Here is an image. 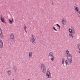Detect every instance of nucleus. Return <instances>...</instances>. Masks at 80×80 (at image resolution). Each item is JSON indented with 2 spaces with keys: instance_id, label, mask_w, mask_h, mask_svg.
Listing matches in <instances>:
<instances>
[{
  "instance_id": "423d86ee",
  "label": "nucleus",
  "mask_w": 80,
  "mask_h": 80,
  "mask_svg": "<svg viewBox=\"0 0 80 80\" xmlns=\"http://www.w3.org/2000/svg\"><path fill=\"white\" fill-rule=\"evenodd\" d=\"M0 48L1 49H3V43L2 40L0 41Z\"/></svg>"
},
{
  "instance_id": "aec40b11",
  "label": "nucleus",
  "mask_w": 80,
  "mask_h": 80,
  "mask_svg": "<svg viewBox=\"0 0 80 80\" xmlns=\"http://www.w3.org/2000/svg\"><path fill=\"white\" fill-rule=\"evenodd\" d=\"M66 54H67V55H68V54H69V51H68V50H67L66 51Z\"/></svg>"
},
{
  "instance_id": "a211bd4d",
  "label": "nucleus",
  "mask_w": 80,
  "mask_h": 80,
  "mask_svg": "<svg viewBox=\"0 0 80 80\" xmlns=\"http://www.w3.org/2000/svg\"><path fill=\"white\" fill-rule=\"evenodd\" d=\"M65 62L66 65H68V61H67V60H66L65 61Z\"/></svg>"
},
{
  "instance_id": "4468645a",
  "label": "nucleus",
  "mask_w": 80,
  "mask_h": 80,
  "mask_svg": "<svg viewBox=\"0 0 80 80\" xmlns=\"http://www.w3.org/2000/svg\"><path fill=\"white\" fill-rule=\"evenodd\" d=\"M49 55L50 57H53V52H51L49 53Z\"/></svg>"
},
{
  "instance_id": "4be33fe9",
  "label": "nucleus",
  "mask_w": 80,
  "mask_h": 80,
  "mask_svg": "<svg viewBox=\"0 0 80 80\" xmlns=\"http://www.w3.org/2000/svg\"><path fill=\"white\" fill-rule=\"evenodd\" d=\"M78 48L79 49H80V44L78 45Z\"/></svg>"
},
{
  "instance_id": "a878e982",
  "label": "nucleus",
  "mask_w": 80,
  "mask_h": 80,
  "mask_svg": "<svg viewBox=\"0 0 80 80\" xmlns=\"http://www.w3.org/2000/svg\"><path fill=\"white\" fill-rule=\"evenodd\" d=\"M25 32H26V33H27V30H26V29L24 30Z\"/></svg>"
},
{
  "instance_id": "6ab92c4d",
  "label": "nucleus",
  "mask_w": 80,
  "mask_h": 80,
  "mask_svg": "<svg viewBox=\"0 0 80 80\" xmlns=\"http://www.w3.org/2000/svg\"><path fill=\"white\" fill-rule=\"evenodd\" d=\"M51 60L52 61H54V56H53L52 57Z\"/></svg>"
},
{
  "instance_id": "f257e3e1",
  "label": "nucleus",
  "mask_w": 80,
  "mask_h": 80,
  "mask_svg": "<svg viewBox=\"0 0 80 80\" xmlns=\"http://www.w3.org/2000/svg\"><path fill=\"white\" fill-rule=\"evenodd\" d=\"M67 57L68 62H69V64H72V55H71L70 53H69Z\"/></svg>"
},
{
  "instance_id": "cd10ccee",
  "label": "nucleus",
  "mask_w": 80,
  "mask_h": 80,
  "mask_svg": "<svg viewBox=\"0 0 80 80\" xmlns=\"http://www.w3.org/2000/svg\"><path fill=\"white\" fill-rule=\"evenodd\" d=\"M79 51H78V52H79V53H80V49H79Z\"/></svg>"
},
{
  "instance_id": "f8f14e48",
  "label": "nucleus",
  "mask_w": 80,
  "mask_h": 80,
  "mask_svg": "<svg viewBox=\"0 0 80 80\" xmlns=\"http://www.w3.org/2000/svg\"><path fill=\"white\" fill-rule=\"evenodd\" d=\"M75 10L76 12H78V11L79 10V9L78 8V7H76L75 8Z\"/></svg>"
},
{
  "instance_id": "6e6552de",
  "label": "nucleus",
  "mask_w": 80,
  "mask_h": 80,
  "mask_svg": "<svg viewBox=\"0 0 80 80\" xmlns=\"http://www.w3.org/2000/svg\"><path fill=\"white\" fill-rule=\"evenodd\" d=\"M62 23L63 25H66V20L65 19H62Z\"/></svg>"
},
{
  "instance_id": "20e7f679",
  "label": "nucleus",
  "mask_w": 80,
  "mask_h": 80,
  "mask_svg": "<svg viewBox=\"0 0 80 80\" xmlns=\"http://www.w3.org/2000/svg\"><path fill=\"white\" fill-rule=\"evenodd\" d=\"M32 38L31 39L30 42L32 43H34V42H35V35H32L31 36Z\"/></svg>"
},
{
  "instance_id": "2eb2a0df",
  "label": "nucleus",
  "mask_w": 80,
  "mask_h": 80,
  "mask_svg": "<svg viewBox=\"0 0 80 80\" xmlns=\"http://www.w3.org/2000/svg\"><path fill=\"white\" fill-rule=\"evenodd\" d=\"M11 38L12 40H13V38H14V36L13 34H12L11 35Z\"/></svg>"
},
{
  "instance_id": "9d476101",
  "label": "nucleus",
  "mask_w": 80,
  "mask_h": 80,
  "mask_svg": "<svg viewBox=\"0 0 80 80\" xmlns=\"http://www.w3.org/2000/svg\"><path fill=\"white\" fill-rule=\"evenodd\" d=\"M0 35V37L2 38V39L4 38V36H3V33H2Z\"/></svg>"
},
{
  "instance_id": "bb28decb",
  "label": "nucleus",
  "mask_w": 80,
  "mask_h": 80,
  "mask_svg": "<svg viewBox=\"0 0 80 80\" xmlns=\"http://www.w3.org/2000/svg\"><path fill=\"white\" fill-rule=\"evenodd\" d=\"M14 22V21H13V19H12V22Z\"/></svg>"
},
{
  "instance_id": "7ed1b4c3",
  "label": "nucleus",
  "mask_w": 80,
  "mask_h": 80,
  "mask_svg": "<svg viewBox=\"0 0 80 80\" xmlns=\"http://www.w3.org/2000/svg\"><path fill=\"white\" fill-rule=\"evenodd\" d=\"M41 69L43 73H45L46 72V68H45V64H43L41 65Z\"/></svg>"
},
{
  "instance_id": "c756f323",
  "label": "nucleus",
  "mask_w": 80,
  "mask_h": 80,
  "mask_svg": "<svg viewBox=\"0 0 80 80\" xmlns=\"http://www.w3.org/2000/svg\"><path fill=\"white\" fill-rule=\"evenodd\" d=\"M52 5H53V2H52Z\"/></svg>"
},
{
  "instance_id": "1a4fd4ad",
  "label": "nucleus",
  "mask_w": 80,
  "mask_h": 80,
  "mask_svg": "<svg viewBox=\"0 0 80 80\" xmlns=\"http://www.w3.org/2000/svg\"><path fill=\"white\" fill-rule=\"evenodd\" d=\"M8 73V74L9 75H12V71L10 70H8L7 71Z\"/></svg>"
},
{
  "instance_id": "5701e85b",
  "label": "nucleus",
  "mask_w": 80,
  "mask_h": 80,
  "mask_svg": "<svg viewBox=\"0 0 80 80\" xmlns=\"http://www.w3.org/2000/svg\"><path fill=\"white\" fill-rule=\"evenodd\" d=\"M2 33V30H1V28H0V35Z\"/></svg>"
},
{
  "instance_id": "dca6fc26",
  "label": "nucleus",
  "mask_w": 80,
  "mask_h": 80,
  "mask_svg": "<svg viewBox=\"0 0 80 80\" xmlns=\"http://www.w3.org/2000/svg\"><path fill=\"white\" fill-rule=\"evenodd\" d=\"M62 65H64V63L65 62V59H64V58H63L62 59Z\"/></svg>"
},
{
  "instance_id": "f3484780",
  "label": "nucleus",
  "mask_w": 80,
  "mask_h": 80,
  "mask_svg": "<svg viewBox=\"0 0 80 80\" xmlns=\"http://www.w3.org/2000/svg\"><path fill=\"white\" fill-rule=\"evenodd\" d=\"M9 22L10 24H12V21L11 19L9 20Z\"/></svg>"
},
{
  "instance_id": "2f4dec72",
  "label": "nucleus",
  "mask_w": 80,
  "mask_h": 80,
  "mask_svg": "<svg viewBox=\"0 0 80 80\" xmlns=\"http://www.w3.org/2000/svg\"><path fill=\"white\" fill-rule=\"evenodd\" d=\"M12 80H14V79H12Z\"/></svg>"
},
{
  "instance_id": "473e14b6",
  "label": "nucleus",
  "mask_w": 80,
  "mask_h": 80,
  "mask_svg": "<svg viewBox=\"0 0 80 80\" xmlns=\"http://www.w3.org/2000/svg\"><path fill=\"white\" fill-rule=\"evenodd\" d=\"M28 80H30V79H28Z\"/></svg>"
},
{
  "instance_id": "ddd939ff",
  "label": "nucleus",
  "mask_w": 80,
  "mask_h": 80,
  "mask_svg": "<svg viewBox=\"0 0 80 80\" xmlns=\"http://www.w3.org/2000/svg\"><path fill=\"white\" fill-rule=\"evenodd\" d=\"M13 69H14L15 72H17V67H15V66H13Z\"/></svg>"
},
{
  "instance_id": "0eeeda50",
  "label": "nucleus",
  "mask_w": 80,
  "mask_h": 80,
  "mask_svg": "<svg viewBox=\"0 0 80 80\" xmlns=\"http://www.w3.org/2000/svg\"><path fill=\"white\" fill-rule=\"evenodd\" d=\"M1 21L2 23H5V18L2 16H1L0 18Z\"/></svg>"
},
{
  "instance_id": "b1692460",
  "label": "nucleus",
  "mask_w": 80,
  "mask_h": 80,
  "mask_svg": "<svg viewBox=\"0 0 80 80\" xmlns=\"http://www.w3.org/2000/svg\"><path fill=\"white\" fill-rule=\"evenodd\" d=\"M53 30H55V31H57V29H55V27H53Z\"/></svg>"
},
{
  "instance_id": "7c9ffc66",
  "label": "nucleus",
  "mask_w": 80,
  "mask_h": 80,
  "mask_svg": "<svg viewBox=\"0 0 80 80\" xmlns=\"http://www.w3.org/2000/svg\"><path fill=\"white\" fill-rule=\"evenodd\" d=\"M12 43H13V41H12Z\"/></svg>"
},
{
  "instance_id": "412c9836",
  "label": "nucleus",
  "mask_w": 80,
  "mask_h": 80,
  "mask_svg": "<svg viewBox=\"0 0 80 80\" xmlns=\"http://www.w3.org/2000/svg\"><path fill=\"white\" fill-rule=\"evenodd\" d=\"M56 26H57V27H58V28H59V29H60V25H59V24H56Z\"/></svg>"
},
{
  "instance_id": "393cba45",
  "label": "nucleus",
  "mask_w": 80,
  "mask_h": 80,
  "mask_svg": "<svg viewBox=\"0 0 80 80\" xmlns=\"http://www.w3.org/2000/svg\"><path fill=\"white\" fill-rule=\"evenodd\" d=\"M24 28L25 30H26V29H27V28L26 27V26H24Z\"/></svg>"
},
{
  "instance_id": "f03ea898",
  "label": "nucleus",
  "mask_w": 80,
  "mask_h": 80,
  "mask_svg": "<svg viewBox=\"0 0 80 80\" xmlns=\"http://www.w3.org/2000/svg\"><path fill=\"white\" fill-rule=\"evenodd\" d=\"M75 30H72V29L69 28V32L70 34H69V36L71 37L72 38H73L74 37V35L75 34Z\"/></svg>"
},
{
  "instance_id": "9b49d317",
  "label": "nucleus",
  "mask_w": 80,
  "mask_h": 80,
  "mask_svg": "<svg viewBox=\"0 0 80 80\" xmlns=\"http://www.w3.org/2000/svg\"><path fill=\"white\" fill-rule=\"evenodd\" d=\"M32 52H29V58H30V57H32Z\"/></svg>"
},
{
  "instance_id": "72a5a7b5",
  "label": "nucleus",
  "mask_w": 80,
  "mask_h": 80,
  "mask_svg": "<svg viewBox=\"0 0 80 80\" xmlns=\"http://www.w3.org/2000/svg\"><path fill=\"white\" fill-rule=\"evenodd\" d=\"M14 42H15V41H14Z\"/></svg>"
},
{
  "instance_id": "c85d7f7f",
  "label": "nucleus",
  "mask_w": 80,
  "mask_h": 80,
  "mask_svg": "<svg viewBox=\"0 0 80 80\" xmlns=\"http://www.w3.org/2000/svg\"><path fill=\"white\" fill-rule=\"evenodd\" d=\"M78 12H79L78 13H79V14H80V11H79Z\"/></svg>"
},
{
  "instance_id": "39448f33",
  "label": "nucleus",
  "mask_w": 80,
  "mask_h": 80,
  "mask_svg": "<svg viewBox=\"0 0 80 80\" xmlns=\"http://www.w3.org/2000/svg\"><path fill=\"white\" fill-rule=\"evenodd\" d=\"M46 76L48 78H51V75H50V71H48L46 72Z\"/></svg>"
}]
</instances>
